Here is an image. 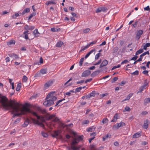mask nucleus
<instances>
[{
  "mask_svg": "<svg viewBox=\"0 0 150 150\" xmlns=\"http://www.w3.org/2000/svg\"><path fill=\"white\" fill-rule=\"evenodd\" d=\"M82 89V87H79L78 88H76L75 91H74V93H76L77 92H79Z\"/></svg>",
  "mask_w": 150,
  "mask_h": 150,
  "instance_id": "nucleus-33",
  "label": "nucleus"
},
{
  "mask_svg": "<svg viewBox=\"0 0 150 150\" xmlns=\"http://www.w3.org/2000/svg\"><path fill=\"white\" fill-rule=\"evenodd\" d=\"M41 134L42 135L45 137H47L48 136L47 134L44 132H42Z\"/></svg>",
  "mask_w": 150,
  "mask_h": 150,
  "instance_id": "nucleus-41",
  "label": "nucleus"
},
{
  "mask_svg": "<svg viewBox=\"0 0 150 150\" xmlns=\"http://www.w3.org/2000/svg\"><path fill=\"white\" fill-rule=\"evenodd\" d=\"M84 81L83 80H81L80 81H77L76 83L77 84H79L80 83H83Z\"/></svg>",
  "mask_w": 150,
  "mask_h": 150,
  "instance_id": "nucleus-61",
  "label": "nucleus"
},
{
  "mask_svg": "<svg viewBox=\"0 0 150 150\" xmlns=\"http://www.w3.org/2000/svg\"><path fill=\"white\" fill-rule=\"evenodd\" d=\"M100 53H99L98 54H97L95 56V59H97L99 58L100 54Z\"/></svg>",
  "mask_w": 150,
  "mask_h": 150,
  "instance_id": "nucleus-53",
  "label": "nucleus"
},
{
  "mask_svg": "<svg viewBox=\"0 0 150 150\" xmlns=\"http://www.w3.org/2000/svg\"><path fill=\"white\" fill-rule=\"evenodd\" d=\"M32 120L33 121V123L34 124H37V125L38 124V123L39 122L37 120H36L35 119H33V118H32Z\"/></svg>",
  "mask_w": 150,
  "mask_h": 150,
  "instance_id": "nucleus-38",
  "label": "nucleus"
},
{
  "mask_svg": "<svg viewBox=\"0 0 150 150\" xmlns=\"http://www.w3.org/2000/svg\"><path fill=\"white\" fill-rule=\"evenodd\" d=\"M57 99V98L53 95L52 93H50L47 95L46 100L43 103V105L46 107L50 106L54 104V101Z\"/></svg>",
  "mask_w": 150,
  "mask_h": 150,
  "instance_id": "nucleus-1",
  "label": "nucleus"
},
{
  "mask_svg": "<svg viewBox=\"0 0 150 150\" xmlns=\"http://www.w3.org/2000/svg\"><path fill=\"white\" fill-rule=\"evenodd\" d=\"M30 9L29 8H26L24 9L21 13L22 15H24L25 13H28L30 12Z\"/></svg>",
  "mask_w": 150,
  "mask_h": 150,
  "instance_id": "nucleus-19",
  "label": "nucleus"
},
{
  "mask_svg": "<svg viewBox=\"0 0 150 150\" xmlns=\"http://www.w3.org/2000/svg\"><path fill=\"white\" fill-rule=\"evenodd\" d=\"M38 120H40L42 122H45L46 120V118L45 119V117L42 115H40L38 116Z\"/></svg>",
  "mask_w": 150,
  "mask_h": 150,
  "instance_id": "nucleus-11",
  "label": "nucleus"
},
{
  "mask_svg": "<svg viewBox=\"0 0 150 150\" xmlns=\"http://www.w3.org/2000/svg\"><path fill=\"white\" fill-rule=\"evenodd\" d=\"M118 114H115L113 116V119L111 120V122H115L117 119Z\"/></svg>",
  "mask_w": 150,
  "mask_h": 150,
  "instance_id": "nucleus-21",
  "label": "nucleus"
},
{
  "mask_svg": "<svg viewBox=\"0 0 150 150\" xmlns=\"http://www.w3.org/2000/svg\"><path fill=\"white\" fill-rule=\"evenodd\" d=\"M120 67V64H118L117 65L114 66L112 68V70H113L117 68H118Z\"/></svg>",
  "mask_w": 150,
  "mask_h": 150,
  "instance_id": "nucleus-49",
  "label": "nucleus"
},
{
  "mask_svg": "<svg viewBox=\"0 0 150 150\" xmlns=\"http://www.w3.org/2000/svg\"><path fill=\"white\" fill-rule=\"evenodd\" d=\"M41 73L40 72H37L36 74H35L34 76V77H39L41 76Z\"/></svg>",
  "mask_w": 150,
  "mask_h": 150,
  "instance_id": "nucleus-37",
  "label": "nucleus"
},
{
  "mask_svg": "<svg viewBox=\"0 0 150 150\" xmlns=\"http://www.w3.org/2000/svg\"><path fill=\"white\" fill-rule=\"evenodd\" d=\"M36 13H31L28 17V19L30 20L31 19L33 16H35V15Z\"/></svg>",
  "mask_w": 150,
  "mask_h": 150,
  "instance_id": "nucleus-39",
  "label": "nucleus"
},
{
  "mask_svg": "<svg viewBox=\"0 0 150 150\" xmlns=\"http://www.w3.org/2000/svg\"><path fill=\"white\" fill-rule=\"evenodd\" d=\"M76 138L78 141L80 142L83 140L84 138V136L83 135H79Z\"/></svg>",
  "mask_w": 150,
  "mask_h": 150,
  "instance_id": "nucleus-18",
  "label": "nucleus"
},
{
  "mask_svg": "<svg viewBox=\"0 0 150 150\" xmlns=\"http://www.w3.org/2000/svg\"><path fill=\"white\" fill-rule=\"evenodd\" d=\"M92 79V78L86 80L85 81V83H87L88 82H90Z\"/></svg>",
  "mask_w": 150,
  "mask_h": 150,
  "instance_id": "nucleus-59",
  "label": "nucleus"
},
{
  "mask_svg": "<svg viewBox=\"0 0 150 150\" xmlns=\"http://www.w3.org/2000/svg\"><path fill=\"white\" fill-rule=\"evenodd\" d=\"M147 85V83H144V84L143 86H141L139 89V91H138L137 93V94H138L139 93H141L142 91L144 89L145 87Z\"/></svg>",
  "mask_w": 150,
  "mask_h": 150,
  "instance_id": "nucleus-9",
  "label": "nucleus"
},
{
  "mask_svg": "<svg viewBox=\"0 0 150 150\" xmlns=\"http://www.w3.org/2000/svg\"><path fill=\"white\" fill-rule=\"evenodd\" d=\"M21 118H18L16 119L14 121V123L15 124H16V123H18L20 121Z\"/></svg>",
  "mask_w": 150,
  "mask_h": 150,
  "instance_id": "nucleus-54",
  "label": "nucleus"
},
{
  "mask_svg": "<svg viewBox=\"0 0 150 150\" xmlns=\"http://www.w3.org/2000/svg\"><path fill=\"white\" fill-rule=\"evenodd\" d=\"M47 72V69H42L40 70V73L42 74H46Z\"/></svg>",
  "mask_w": 150,
  "mask_h": 150,
  "instance_id": "nucleus-24",
  "label": "nucleus"
},
{
  "mask_svg": "<svg viewBox=\"0 0 150 150\" xmlns=\"http://www.w3.org/2000/svg\"><path fill=\"white\" fill-rule=\"evenodd\" d=\"M108 63V62L106 60H104V66H106Z\"/></svg>",
  "mask_w": 150,
  "mask_h": 150,
  "instance_id": "nucleus-64",
  "label": "nucleus"
},
{
  "mask_svg": "<svg viewBox=\"0 0 150 150\" xmlns=\"http://www.w3.org/2000/svg\"><path fill=\"white\" fill-rule=\"evenodd\" d=\"M30 109L28 107L24 106L23 108L21 110V112L14 114L12 117V118H14L16 116H19L22 115H24L27 112H30Z\"/></svg>",
  "mask_w": 150,
  "mask_h": 150,
  "instance_id": "nucleus-3",
  "label": "nucleus"
},
{
  "mask_svg": "<svg viewBox=\"0 0 150 150\" xmlns=\"http://www.w3.org/2000/svg\"><path fill=\"white\" fill-rule=\"evenodd\" d=\"M90 30V29L89 28H86L83 30V32L84 33H86L88 32Z\"/></svg>",
  "mask_w": 150,
  "mask_h": 150,
  "instance_id": "nucleus-47",
  "label": "nucleus"
},
{
  "mask_svg": "<svg viewBox=\"0 0 150 150\" xmlns=\"http://www.w3.org/2000/svg\"><path fill=\"white\" fill-rule=\"evenodd\" d=\"M141 135V132H138L134 134L133 136V138H137L139 137Z\"/></svg>",
  "mask_w": 150,
  "mask_h": 150,
  "instance_id": "nucleus-17",
  "label": "nucleus"
},
{
  "mask_svg": "<svg viewBox=\"0 0 150 150\" xmlns=\"http://www.w3.org/2000/svg\"><path fill=\"white\" fill-rule=\"evenodd\" d=\"M144 52L143 49L142 48H140L139 50H137L136 52V55H138Z\"/></svg>",
  "mask_w": 150,
  "mask_h": 150,
  "instance_id": "nucleus-26",
  "label": "nucleus"
},
{
  "mask_svg": "<svg viewBox=\"0 0 150 150\" xmlns=\"http://www.w3.org/2000/svg\"><path fill=\"white\" fill-rule=\"evenodd\" d=\"M60 133V132L59 130L55 131H54V134H52V136L54 138H56L59 136V134Z\"/></svg>",
  "mask_w": 150,
  "mask_h": 150,
  "instance_id": "nucleus-13",
  "label": "nucleus"
},
{
  "mask_svg": "<svg viewBox=\"0 0 150 150\" xmlns=\"http://www.w3.org/2000/svg\"><path fill=\"white\" fill-rule=\"evenodd\" d=\"M27 112L31 113L33 115L36 116L37 117V119L38 118V116H39V115H38L37 113L36 112L31 111L30 110V112H27Z\"/></svg>",
  "mask_w": 150,
  "mask_h": 150,
  "instance_id": "nucleus-27",
  "label": "nucleus"
},
{
  "mask_svg": "<svg viewBox=\"0 0 150 150\" xmlns=\"http://www.w3.org/2000/svg\"><path fill=\"white\" fill-rule=\"evenodd\" d=\"M142 57L143 56L141 54L140 55L139 58L137 60V61L140 62L142 61Z\"/></svg>",
  "mask_w": 150,
  "mask_h": 150,
  "instance_id": "nucleus-57",
  "label": "nucleus"
},
{
  "mask_svg": "<svg viewBox=\"0 0 150 150\" xmlns=\"http://www.w3.org/2000/svg\"><path fill=\"white\" fill-rule=\"evenodd\" d=\"M103 11V7H99L98 8L96 11V12L97 13H99L102 11Z\"/></svg>",
  "mask_w": 150,
  "mask_h": 150,
  "instance_id": "nucleus-23",
  "label": "nucleus"
},
{
  "mask_svg": "<svg viewBox=\"0 0 150 150\" xmlns=\"http://www.w3.org/2000/svg\"><path fill=\"white\" fill-rule=\"evenodd\" d=\"M145 75H148V71L147 70H144L142 72Z\"/></svg>",
  "mask_w": 150,
  "mask_h": 150,
  "instance_id": "nucleus-60",
  "label": "nucleus"
},
{
  "mask_svg": "<svg viewBox=\"0 0 150 150\" xmlns=\"http://www.w3.org/2000/svg\"><path fill=\"white\" fill-rule=\"evenodd\" d=\"M21 83H19L17 84V86L16 89V90L17 91H19L20 90L21 88Z\"/></svg>",
  "mask_w": 150,
  "mask_h": 150,
  "instance_id": "nucleus-28",
  "label": "nucleus"
},
{
  "mask_svg": "<svg viewBox=\"0 0 150 150\" xmlns=\"http://www.w3.org/2000/svg\"><path fill=\"white\" fill-rule=\"evenodd\" d=\"M53 82L52 81H49L47 82L44 85V88L46 89L48 88L50 86L52 85Z\"/></svg>",
  "mask_w": 150,
  "mask_h": 150,
  "instance_id": "nucleus-8",
  "label": "nucleus"
},
{
  "mask_svg": "<svg viewBox=\"0 0 150 150\" xmlns=\"http://www.w3.org/2000/svg\"><path fill=\"white\" fill-rule=\"evenodd\" d=\"M55 114H52L51 115H50L49 117L46 118L47 120H49L51 119H52L55 117Z\"/></svg>",
  "mask_w": 150,
  "mask_h": 150,
  "instance_id": "nucleus-25",
  "label": "nucleus"
},
{
  "mask_svg": "<svg viewBox=\"0 0 150 150\" xmlns=\"http://www.w3.org/2000/svg\"><path fill=\"white\" fill-rule=\"evenodd\" d=\"M148 114V112L146 111H142L141 114L143 115H146Z\"/></svg>",
  "mask_w": 150,
  "mask_h": 150,
  "instance_id": "nucleus-48",
  "label": "nucleus"
},
{
  "mask_svg": "<svg viewBox=\"0 0 150 150\" xmlns=\"http://www.w3.org/2000/svg\"><path fill=\"white\" fill-rule=\"evenodd\" d=\"M148 120H145L144 121V123L143 126V128L147 129L148 127V126L149 123H148Z\"/></svg>",
  "mask_w": 150,
  "mask_h": 150,
  "instance_id": "nucleus-12",
  "label": "nucleus"
},
{
  "mask_svg": "<svg viewBox=\"0 0 150 150\" xmlns=\"http://www.w3.org/2000/svg\"><path fill=\"white\" fill-rule=\"evenodd\" d=\"M139 74V71L137 70H136L134 72H133L131 74H133L134 75H138Z\"/></svg>",
  "mask_w": 150,
  "mask_h": 150,
  "instance_id": "nucleus-50",
  "label": "nucleus"
},
{
  "mask_svg": "<svg viewBox=\"0 0 150 150\" xmlns=\"http://www.w3.org/2000/svg\"><path fill=\"white\" fill-rule=\"evenodd\" d=\"M14 55V57L15 58V59L16 60L19 59V57H18V55L15 54Z\"/></svg>",
  "mask_w": 150,
  "mask_h": 150,
  "instance_id": "nucleus-63",
  "label": "nucleus"
},
{
  "mask_svg": "<svg viewBox=\"0 0 150 150\" xmlns=\"http://www.w3.org/2000/svg\"><path fill=\"white\" fill-rule=\"evenodd\" d=\"M137 55H136V53H135V56L132 57L131 59L130 60H136L138 58V56H137Z\"/></svg>",
  "mask_w": 150,
  "mask_h": 150,
  "instance_id": "nucleus-43",
  "label": "nucleus"
},
{
  "mask_svg": "<svg viewBox=\"0 0 150 150\" xmlns=\"http://www.w3.org/2000/svg\"><path fill=\"white\" fill-rule=\"evenodd\" d=\"M37 109L38 111L41 112L42 114H45L47 112L46 110L45 109H43L39 107H37Z\"/></svg>",
  "mask_w": 150,
  "mask_h": 150,
  "instance_id": "nucleus-10",
  "label": "nucleus"
},
{
  "mask_svg": "<svg viewBox=\"0 0 150 150\" xmlns=\"http://www.w3.org/2000/svg\"><path fill=\"white\" fill-rule=\"evenodd\" d=\"M149 51H147L146 52H144V53H143L141 55L143 56H144L146 54H148L149 55Z\"/></svg>",
  "mask_w": 150,
  "mask_h": 150,
  "instance_id": "nucleus-55",
  "label": "nucleus"
},
{
  "mask_svg": "<svg viewBox=\"0 0 150 150\" xmlns=\"http://www.w3.org/2000/svg\"><path fill=\"white\" fill-rule=\"evenodd\" d=\"M73 126V124L72 123H71L69 124L68 125H65V126L66 127H72Z\"/></svg>",
  "mask_w": 150,
  "mask_h": 150,
  "instance_id": "nucleus-58",
  "label": "nucleus"
},
{
  "mask_svg": "<svg viewBox=\"0 0 150 150\" xmlns=\"http://www.w3.org/2000/svg\"><path fill=\"white\" fill-rule=\"evenodd\" d=\"M19 16V14L18 13H16L12 16V17L13 18H16L17 17Z\"/></svg>",
  "mask_w": 150,
  "mask_h": 150,
  "instance_id": "nucleus-42",
  "label": "nucleus"
},
{
  "mask_svg": "<svg viewBox=\"0 0 150 150\" xmlns=\"http://www.w3.org/2000/svg\"><path fill=\"white\" fill-rule=\"evenodd\" d=\"M33 34L35 37H38L39 36L40 33L38 32V30L36 29L33 31Z\"/></svg>",
  "mask_w": 150,
  "mask_h": 150,
  "instance_id": "nucleus-14",
  "label": "nucleus"
},
{
  "mask_svg": "<svg viewBox=\"0 0 150 150\" xmlns=\"http://www.w3.org/2000/svg\"><path fill=\"white\" fill-rule=\"evenodd\" d=\"M125 123L122 122H120L119 123H117L113 125V128L114 129H117L120 127L125 126Z\"/></svg>",
  "mask_w": 150,
  "mask_h": 150,
  "instance_id": "nucleus-4",
  "label": "nucleus"
},
{
  "mask_svg": "<svg viewBox=\"0 0 150 150\" xmlns=\"http://www.w3.org/2000/svg\"><path fill=\"white\" fill-rule=\"evenodd\" d=\"M96 127L94 126H92L88 128L87 131L88 132H93L95 130Z\"/></svg>",
  "mask_w": 150,
  "mask_h": 150,
  "instance_id": "nucleus-15",
  "label": "nucleus"
},
{
  "mask_svg": "<svg viewBox=\"0 0 150 150\" xmlns=\"http://www.w3.org/2000/svg\"><path fill=\"white\" fill-rule=\"evenodd\" d=\"M28 79V78L26 76H24L22 79L23 82H26Z\"/></svg>",
  "mask_w": 150,
  "mask_h": 150,
  "instance_id": "nucleus-36",
  "label": "nucleus"
},
{
  "mask_svg": "<svg viewBox=\"0 0 150 150\" xmlns=\"http://www.w3.org/2000/svg\"><path fill=\"white\" fill-rule=\"evenodd\" d=\"M143 31L142 30H138L137 32L135 39L137 40H139L141 35L143 33Z\"/></svg>",
  "mask_w": 150,
  "mask_h": 150,
  "instance_id": "nucleus-5",
  "label": "nucleus"
},
{
  "mask_svg": "<svg viewBox=\"0 0 150 150\" xmlns=\"http://www.w3.org/2000/svg\"><path fill=\"white\" fill-rule=\"evenodd\" d=\"M89 122V121L87 120H85L82 122V124L83 125L88 124Z\"/></svg>",
  "mask_w": 150,
  "mask_h": 150,
  "instance_id": "nucleus-52",
  "label": "nucleus"
},
{
  "mask_svg": "<svg viewBox=\"0 0 150 150\" xmlns=\"http://www.w3.org/2000/svg\"><path fill=\"white\" fill-rule=\"evenodd\" d=\"M91 73L90 71L89 70H86L84 71L82 73L81 76L82 77H85L89 75Z\"/></svg>",
  "mask_w": 150,
  "mask_h": 150,
  "instance_id": "nucleus-7",
  "label": "nucleus"
},
{
  "mask_svg": "<svg viewBox=\"0 0 150 150\" xmlns=\"http://www.w3.org/2000/svg\"><path fill=\"white\" fill-rule=\"evenodd\" d=\"M138 23V21H137L135 22L133 24H132V26H133L134 28H136L137 25Z\"/></svg>",
  "mask_w": 150,
  "mask_h": 150,
  "instance_id": "nucleus-56",
  "label": "nucleus"
},
{
  "mask_svg": "<svg viewBox=\"0 0 150 150\" xmlns=\"http://www.w3.org/2000/svg\"><path fill=\"white\" fill-rule=\"evenodd\" d=\"M133 95V93H130L127 96L126 98V99L127 100H129L130 98L132 97Z\"/></svg>",
  "mask_w": 150,
  "mask_h": 150,
  "instance_id": "nucleus-29",
  "label": "nucleus"
},
{
  "mask_svg": "<svg viewBox=\"0 0 150 150\" xmlns=\"http://www.w3.org/2000/svg\"><path fill=\"white\" fill-rule=\"evenodd\" d=\"M118 50V48L117 47H114L113 49V53H115L117 52Z\"/></svg>",
  "mask_w": 150,
  "mask_h": 150,
  "instance_id": "nucleus-44",
  "label": "nucleus"
},
{
  "mask_svg": "<svg viewBox=\"0 0 150 150\" xmlns=\"http://www.w3.org/2000/svg\"><path fill=\"white\" fill-rule=\"evenodd\" d=\"M131 110L130 108L128 106H126L125 109L123 110V112H125L126 111L129 112Z\"/></svg>",
  "mask_w": 150,
  "mask_h": 150,
  "instance_id": "nucleus-32",
  "label": "nucleus"
},
{
  "mask_svg": "<svg viewBox=\"0 0 150 150\" xmlns=\"http://www.w3.org/2000/svg\"><path fill=\"white\" fill-rule=\"evenodd\" d=\"M63 44V42L62 41H59L56 44V46L57 47H61L62 45Z\"/></svg>",
  "mask_w": 150,
  "mask_h": 150,
  "instance_id": "nucleus-31",
  "label": "nucleus"
},
{
  "mask_svg": "<svg viewBox=\"0 0 150 150\" xmlns=\"http://www.w3.org/2000/svg\"><path fill=\"white\" fill-rule=\"evenodd\" d=\"M129 62V61L127 60L126 59L122 62L121 63V64H127Z\"/></svg>",
  "mask_w": 150,
  "mask_h": 150,
  "instance_id": "nucleus-51",
  "label": "nucleus"
},
{
  "mask_svg": "<svg viewBox=\"0 0 150 150\" xmlns=\"http://www.w3.org/2000/svg\"><path fill=\"white\" fill-rule=\"evenodd\" d=\"M29 123V120L28 119H27L24 121V124H23V126L24 127H26Z\"/></svg>",
  "mask_w": 150,
  "mask_h": 150,
  "instance_id": "nucleus-22",
  "label": "nucleus"
},
{
  "mask_svg": "<svg viewBox=\"0 0 150 150\" xmlns=\"http://www.w3.org/2000/svg\"><path fill=\"white\" fill-rule=\"evenodd\" d=\"M150 102V98H148L144 100V103L146 104L149 103Z\"/></svg>",
  "mask_w": 150,
  "mask_h": 150,
  "instance_id": "nucleus-35",
  "label": "nucleus"
},
{
  "mask_svg": "<svg viewBox=\"0 0 150 150\" xmlns=\"http://www.w3.org/2000/svg\"><path fill=\"white\" fill-rule=\"evenodd\" d=\"M96 94H97V93L96 91H93L91 93L86 96V98L89 99L92 97H94Z\"/></svg>",
  "mask_w": 150,
  "mask_h": 150,
  "instance_id": "nucleus-6",
  "label": "nucleus"
},
{
  "mask_svg": "<svg viewBox=\"0 0 150 150\" xmlns=\"http://www.w3.org/2000/svg\"><path fill=\"white\" fill-rule=\"evenodd\" d=\"M84 58L83 57V58H82L80 60V61L79 62V66H81L82 65V64H83V60H84Z\"/></svg>",
  "mask_w": 150,
  "mask_h": 150,
  "instance_id": "nucleus-34",
  "label": "nucleus"
},
{
  "mask_svg": "<svg viewBox=\"0 0 150 150\" xmlns=\"http://www.w3.org/2000/svg\"><path fill=\"white\" fill-rule=\"evenodd\" d=\"M96 41H93L92 42H91L89 44H87L88 46L89 47L90 46H92L93 44H94L96 43Z\"/></svg>",
  "mask_w": 150,
  "mask_h": 150,
  "instance_id": "nucleus-40",
  "label": "nucleus"
},
{
  "mask_svg": "<svg viewBox=\"0 0 150 150\" xmlns=\"http://www.w3.org/2000/svg\"><path fill=\"white\" fill-rule=\"evenodd\" d=\"M35 28V27L33 25H31L29 26V30H33Z\"/></svg>",
  "mask_w": 150,
  "mask_h": 150,
  "instance_id": "nucleus-62",
  "label": "nucleus"
},
{
  "mask_svg": "<svg viewBox=\"0 0 150 150\" xmlns=\"http://www.w3.org/2000/svg\"><path fill=\"white\" fill-rule=\"evenodd\" d=\"M100 71L99 70L95 71L91 74V76L92 77H94L95 76L98 74Z\"/></svg>",
  "mask_w": 150,
  "mask_h": 150,
  "instance_id": "nucleus-16",
  "label": "nucleus"
},
{
  "mask_svg": "<svg viewBox=\"0 0 150 150\" xmlns=\"http://www.w3.org/2000/svg\"><path fill=\"white\" fill-rule=\"evenodd\" d=\"M118 79L117 77H115L113 78V79L111 80V82L112 83L115 82L117 81Z\"/></svg>",
  "mask_w": 150,
  "mask_h": 150,
  "instance_id": "nucleus-46",
  "label": "nucleus"
},
{
  "mask_svg": "<svg viewBox=\"0 0 150 150\" xmlns=\"http://www.w3.org/2000/svg\"><path fill=\"white\" fill-rule=\"evenodd\" d=\"M111 137V135L109 134H108L106 136L104 137V141L107 139V138H110Z\"/></svg>",
  "mask_w": 150,
  "mask_h": 150,
  "instance_id": "nucleus-45",
  "label": "nucleus"
},
{
  "mask_svg": "<svg viewBox=\"0 0 150 150\" xmlns=\"http://www.w3.org/2000/svg\"><path fill=\"white\" fill-rule=\"evenodd\" d=\"M79 142L76 138H74L71 144L70 147H68V150H79L81 146L80 145L76 146L75 145Z\"/></svg>",
  "mask_w": 150,
  "mask_h": 150,
  "instance_id": "nucleus-2",
  "label": "nucleus"
},
{
  "mask_svg": "<svg viewBox=\"0 0 150 150\" xmlns=\"http://www.w3.org/2000/svg\"><path fill=\"white\" fill-rule=\"evenodd\" d=\"M95 51V49H94L91 50L89 52H88L85 56V59H86L94 51Z\"/></svg>",
  "mask_w": 150,
  "mask_h": 150,
  "instance_id": "nucleus-20",
  "label": "nucleus"
},
{
  "mask_svg": "<svg viewBox=\"0 0 150 150\" xmlns=\"http://www.w3.org/2000/svg\"><path fill=\"white\" fill-rule=\"evenodd\" d=\"M51 4H55L56 3L54 1L52 0H51L47 1L45 3V4L47 5Z\"/></svg>",
  "mask_w": 150,
  "mask_h": 150,
  "instance_id": "nucleus-30",
  "label": "nucleus"
}]
</instances>
